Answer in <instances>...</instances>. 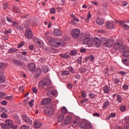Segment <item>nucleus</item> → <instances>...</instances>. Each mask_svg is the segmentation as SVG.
<instances>
[{
    "instance_id": "1",
    "label": "nucleus",
    "mask_w": 129,
    "mask_h": 129,
    "mask_svg": "<svg viewBox=\"0 0 129 129\" xmlns=\"http://www.w3.org/2000/svg\"><path fill=\"white\" fill-rule=\"evenodd\" d=\"M94 44L95 47L99 48L100 46V39L97 37H95L94 39L90 38L89 34H85L83 41L85 45H88L89 47H91Z\"/></svg>"
},
{
    "instance_id": "2",
    "label": "nucleus",
    "mask_w": 129,
    "mask_h": 129,
    "mask_svg": "<svg viewBox=\"0 0 129 129\" xmlns=\"http://www.w3.org/2000/svg\"><path fill=\"white\" fill-rule=\"evenodd\" d=\"M48 43L53 46V47H55L57 48L58 47H63L65 45V42L62 39H56L54 38H52L49 40Z\"/></svg>"
},
{
    "instance_id": "3",
    "label": "nucleus",
    "mask_w": 129,
    "mask_h": 129,
    "mask_svg": "<svg viewBox=\"0 0 129 129\" xmlns=\"http://www.w3.org/2000/svg\"><path fill=\"white\" fill-rule=\"evenodd\" d=\"M50 85H51V80H50L49 77L46 76L42 81L39 82L38 87L41 89V88H45V87L50 86Z\"/></svg>"
},
{
    "instance_id": "4",
    "label": "nucleus",
    "mask_w": 129,
    "mask_h": 129,
    "mask_svg": "<svg viewBox=\"0 0 129 129\" xmlns=\"http://www.w3.org/2000/svg\"><path fill=\"white\" fill-rule=\"evenodd\" d=\"M55 109L54 106L49 105L44 108V113L48 116H52L54 114Z\"/></svg>"
},
{
    "instance_id": "5",
    "label": "nucleus",
    "mask_w": 129,
    "mask_h": 129,
    "mask_svg": "<svg viewBox=\"0 0 129 129\" xmlns=\"http://www.w3.org/2000/svg\"><path fill=\"white\" fill-rule=\"evenodd\" d=\"M101 41H102V42H104L105 47H107V48L112 47V45H113L114 43V41L113 40L107 39L104 37H102L101 38Z\"/></svg>"
},
{
    "instance_id": "6",
    "label": "nucleus",
    "mask_w": 129,
    "mask_h": 129,
    "mask_svg": "<svg viewBox=\"0 0 129 129\" xmlns=\"http://www.w3.org/2000/svg\"><path fill=\"white\" fill-rule=\"evenodd\" d=\"M72 35L75 39H77L80 36V31L78 29H75L72 30Z\"/></svg>"
},
{
    "instance_id": "7",
    "label": "nucleus",
    "mask_w": 129,
    "mask_h": 129,
    "mask_svg": "<svg viewBox=\"0 0 129 129\" xmlns=\"http://www.w3.org/2000/svg\"><path fill=\"white\" fill-rule=\"evenodd\" d=\"M22 117L23 119V120L28 123V124H32L33 123V121L28 116V115L24 114L22 116Z\"/></svg>"
},
{
    "instance_id": "8",
    "label": "nucleus",
    "mask_w": 129,
    "mask_h": 129,
    "mask_svg": "<svg viewBox=\"0 0 129 129\" xmlns=\"http://www.w3.org/2000/svg\"><path fill=\"white\" fill-rule=\"evenodd\" d=\"M25 36L27 39H32V38H33V32H32V29H27L25 32Z\"/></svg>"
},
{
    "instance_id": "9",
    "label": "nucleus",
    "mask_w": 129,
    "mask_h": 129,
    "mask_svg": "<svg viewBox=\"0 0 129 129\" xmlns=\"http://www.w3.org/2000/svg\"><path fill=\"white\" fill-rule=\"evenodd\" d=\"M81 128L89 129L91 128V124L86 122H82L79 125Z\"/></svg>"
},
{
    "instance_id": "10",
    "label": "nucleus",
    "mask_w": 129,
    "mask_h": 129,
    "mask_svg": "<svg viewBox=\"0 0 129 129\" xmlns=\"http://www.w3.org/2000/svg\"><path fill=\"white\" fill-rule=\"evenodd\" d=\"M27 69L30 72H35V70H36V66L34 63H29L28 65Z\"/></svg>"
},
{
    "instance_id": "11",
    "label": "nucleus",
    "mask_w": 129,
    "mask_h": 129,
    "mask_svg": "<svg viewBox=\"0 0 129 129\" xmlns=\"http://www.w3.org/2000/svg\"><path fill=\"white\" fill-rule=\"evenodd\" d=\"M128 50V47L125 45L121 44L119 51L120 53H124L125 51Z\"/></svg>"
},
{
    "instance_id": "12",
    "label": "nucleus",
    "mask_w": 129,
    "mask_h": 129,
    "mask_svg": "<svg viewBox=\"0 0 129 129\" xmlns=\"http://www.w3.org/2000/svg\"><path fill=\"white\" fill-rule=\"evenodd\" d=\"M106 27L110 30H112V29H114L115 26H114V22H107L106 24Z\"/></svg>"
},
{
    "instance_id": "13",
    "label": "nucleus",
    "mask_w": 129,
    "mask_h": 129,
    "mask_svg": "<svg viewBox=\"0 0 129 129\" xmlns=\"http://www.w3.org/2000/svg\"><path fill=\"white\" fill-rule=\"evenodd\" d=\"M53 34L54 36H56L57 37L62 36V32H61V31L58 29H54L53 30Z\"/></svg>"
},
{
    "instance_id": "14",
    "label": "nucleus",
    "mask_w": 129,
    "mask_h": 129,
    "mask_svg": "<svg viewBox=\"0 0 129 129\" xmlns=\"http://www.w3.org/2000/svg\"><path fill=\"white\" fill-rule=\"evenodd\" d=\"M117 97V100L119 103H120L122 101V96L120 95H117V94H114L113 95V98H115Z\"/></svg>"
},
{
    "instance_id": "15",
    "label": "nucleus",
    "mask_w": 129,
    "mask_h": 129,
    "mask_svg": "<svg viewBox=\"0 0 129 129\" xmlns=\"http://www.w3.org/2000/svg\"><path fill=\"white\" fill-rule=\"evenodd\" d=\"M72 121V117L71 116L68 115L64 120V124H69Z\"/></svg>"
},
{
    "instance_id": "16",
    "label": "nucleus",
    "mask_w": 129,
    "mask_h": 129,
    "mask_svg": "<svg viewBox=\"0 0 129 129\" xmlns=\"http://www.w3.org/2000/svg\"><path fill=\"white\" fill-rule=\"evenodd\" d=\"M41 73L42 70H41V69H38L34 73L35 78H39V77L41 75Z\"/></svg>"
},
{
    "instance_id": "17",
    "label": "nucleus",
    "mask_w": 129,
    "mask_h": 129,
    "mask_svg": "<svg viewBox=\"0 0 129 129\" xmlns=\"http://www.w3.org/2000/svg\"><path fill=\"white\" fill-rule=\"evenodd\" d=\"M34 125L36 128H39L42 126V123L38 120H36L34 121Z\"/></svg>"
},
{
    "instance_id": "18",
    "label": "nucleus",
    "mask_w": 129,
    "mask_h": 129,
    "mask_svg": "<svg viewBox=\"0 0 129 129\" xmlns=\"http://www.w3.org/2000/svg\"><path fill=\"white\" fill-rule=\"evenodd\" d=\"M51 98H46L41 101V104L45 105V104H47V103H49V102H51Z\"/></svg>"
},
{
    "instance_id": "19",
    "label": "nucleus",
    "mask_w": 129,
    "mask_h": 129,
    "mask_svg": "<svg viewBox=\"0 0 129 129\" xmlns=\"http://www.w3.org/2000/svg\"><path fill=\"white\" fill-rule=\"evenodd\" d=\"M55 95H56V91L55 90L49 91L47 92V96L49 97H53Z\"/></svg>"
},
{
    "instance_id": "20",
    "label": "nucleus",
    "mask_w": 129,
    "mask_h": 129,
    "mask_svg": "<svg viewBox=\"0 0 129 129\" xmlns=\"http://www.w3.org/2000/svg\"><path fill=\"white\" fill-rule=\"evenodd\" d=\"M13 62L14 63V65H16V66H22V65H23V62L19 60L14 59L13 60Z\"/></svg>"
},
{
    "instance_id": "21",
    "label": "nucleus",
    "mask_w": 129,
    "mask_h": 129,
    "mask_svg": "<svg viewBox=\"0 0 129 129\" xmlns=\"http://www.w3.org/2000/svg\"><path fill=\"white\" fill-rule=\"evenodd\" d=\"M120 46H121V43L118 42H116L113 45V48L114 49H115V50H118V49H119V48H120Z\"/></svg>"
},
{
    "instance_id": "22",
    "label": "nucleus",
    "mask_w": 129,
    "mask_h": 129,
    "mask_svg": "<svg viewBox=\"0 0 129 129\" xmlns=\"http://www.w3.org/2000/svg\"><path fill=\"white\" fill-rule=\"evenodd\" d=\"M103 90L105 93H109L110 91V89H109V87L107 85H106L103 87Z\"/></svg>"
},
{
    "instance_id": "23",
    "label": "nucleus",
    "mask_w": 129,
    "mask_h": 129,
    "mask_svg": "<svg viewBox=\"0 0 129 129\" xmlns=\"http://www.w3.org/2000/svg\"><path fill=\"white\" fill-rule=\"evenodd\" d=\"M6 123L7 125H9V126H10V127H12L13 124H14V122H13V120L10 119H7L6 120Z\"/></svg>"
},
{
    "instance_id": "24",
    "label": "nucleus",
    "mask_w": 129,
    "mask_h": 129,
    "mask_svg": "<svg viewBox=\"0 0 129 129\" xmlns=\"http://www.w3.org/2000/svg\"><path fill=\"white\" fill-rule=\"evenodd\" d=\"M79 122H80L79 120H78V119H76V120H74L72 127H76L77 126H78V124H79Z\"/></svg>"
},
{
    "instance_id": "25",
    "label": "nucleus",
    "mask_w": 129,
    "mask_h": 129,
    "mask_svg": "<svg viewBox=\"0 0 129 129\" xmlns=\"http://www.w3.org/2000/svg\"><path fill=\"white\" fill-rule=\"evenodd\" d=\"M6 81V78L4 77L3 73L0 72V82H5Z\"/></svg>"
},
{
    "instance_id": "26",
    "label": "nucleus",
    "mask_w": 129,
    "mask_h": 129,
    "mask_svg": "<svg viewBox=\"0 0 129 129\" xmlns=\"http://www.w3.org/2000/svg\"><path fill=\"white\" fill-rule=\"evenodd\" d=\"M109 101H106L103 103V105L102 106V108H103V109H106V108H107V107H108V106H109Z\"/></svg>"
},
{
    "instance_id": "27",
    "label": "nucleus",
    "mask_w": 129,
    "mask_h": 129,
    "mask_svg": "<svg viewBox=\"0 0 129 129\" xmlns=\"http://www.w3.org/2000/svg\"><path fill=\"white\" fill-rule=\"evenodd\" d=\"M91 13H90V12H89L87 15V18H86L85 19V22L86 23H89V20H90V19H91Z\"/></svg>"
},
{
    "instance_id": "28",
    "label": "nucleus",
    "mask_w": 129,
    "mask_h": 129,
    "mask_svg": "<svg viewBox=\"0 0 129 129\" xmlns=\"http://www.w3.org/2000/svg\"><path fill=\"white\" fill-rule=\"evenodd\" d=\"M96 23L98 25H103L104 24V20L102 19L98 18Z\"/></svg>"
},
{
    "instance_id": "29",
    "label": "nucleus",
    "mask_w": 129,
    "mask_h": 129,
    "mask_svg": "<svg viewBox=\"0 0 129 129\" xmlns=\"http://www.w3.org/2000/svg\"><path fill=\"white\" fill-rule=\"evenodd\" d=\"M44 37L46 40H50V39H51V37H50V33H49V32H46L44 35Z\"/></svg>"
},
{
    "instance_id": "30",
    "label": "nucleus",
    "mask_w": 129,
    "mask_h": 129,
    "mask_svg": "<svg viewBox=\"0 0 129 129\" xmlns=\"http://www.w3.org/2000/svg\"><path fill=\"white\" fill-rule=\"evenodd\" d=\"M68 112V110L65 107H62L61 109V114H66Z\"/></svg>"
},
{
    "instance_id": "31",
    "label": "nucleus",
    "mask_w": 129,
    "mask_h": 129,
    "mask_svg": "<svg viewBox=\"0 0 129 129\" xmlns=\"http://www.w3.org/2000/svg\"><path fill=\"white\" fill-rule=\"evenodd\" d=\"M64 119V115L63 114H60L58 117H57V120L58 122H61L62 120Z\"/></svg>"
},
{
    "instance_id": "32",
    "label": "nucleus",
    "mask_w": 129,
    "mask_h": 129,
    "mask_svg": "<svg viewBox=\"0 0 129 129\" xmlns=\"http://www.w3.org/2000/svg\"><path fill=\"white\" fill-rule=\"evenodd\" d=\"M13 11L15 13H20L21 12L20 9H19L18 7L17 6H14L13 7Z\"/></svg>"
},
{
    "instance_id": "33",
    "label": "nucleus",
    "mask_w": 129,
    "mask_h": 129,
    "mask_svg": "<svg viewBox=\"0 0 129 129\" xmlns=\"http://www.w3.org/2000/svg\"><path fill=\"white\" fill-rule=\"evenodd\" d=\"M79 70H80V72H81V73H82V74L86 73V72H87V71H88V70L85 68H82L80 69Z\"/></svg>"
},
{
    "instance_id": "34",
    "label": "nucleus",
    "mask_w": 129,
    "mask_h": 129,
    "mask_svg": "<svg viewBox=\"0 0 129 129\" xmlns=\"http://www.w3.org/2000/svg\"><path fill=\"white\" fill-rule=\"evenodd\" d=\"M7 64L4 62L0 63V69H5L7 67Z\"/></svg>"
},
{
    "instance_id": "35",
    "label": "nucleus",
    "mask_w": 129,
    "mask_h": 129,
    "mask_svg": "<svg viewBox=\"0 0 129 129\" xmlns=\"http://www.w3.org/2000/svg\"><path fill=\"white\" fill-rule=\"evenodd\" d=\"M68 69H69L71 73H72L73 74H74V73H75V71L74 70V68H72V67H68Z\"/></svg>"
},
{
    "instance_id": "36",
    "label": "nucleus",
    "mask_w": 129,
    "mask_h": 129,
    "mask_svg": "<svg viewBox=\"0 0 129 129\" xmlns=\"http://www.w3.org/2000/svg\"><path fill=\"white\" fill-rule=\"evenodd\" d=\"M60 56L62 57V58H64V59H68L70 58V55L68 54H60Z\"/></svg>"
},
{
    "instance_id": "37",
    "label": "nucleus",
    "mask_w": 129,
    "mask_h": 129,
    "mask_svg": "<svg viewBox=\"0 0 129 129\" xmlns=\"http://www.w3.org/2000/svg\"><path fill=\"white\" fill-rule=\"evenodd\" d=\"M5 99H6V100H9V101H12V100H14V98L13 97V96H7L5 97Z\"/></svg>"
},
{
    "instance_id": "38",
    "label": "nucleus",
    "mask_w": 129,
    "mask_h": 129,
    "mask_svg": "<svg viewBox=\"0 0 129 129\" xmlns=\"http://www.w3.org/2000/svg\"><path fill=\"white\" fill-rule=\"evenodd\" d=\"M123 63L126 66H129V58L123 60Z\"/></svg>"
},
{
    "instance_id": "39",
    "label": "nucleus",
    "mask_w": 129,
    "mask_h": 129,
    "mask_svg": "<svg viewBox=\"0 0 129 129\" xmlns=\"http://www.w3.org/2000/svg\"><path fill=\"white\" fill-rule=\"evenodd\" d=\"M123 56H124V57H128L129 56V50H125L123 53Z\"/></svg>"
},
{
    "instance_id": "40",
    "label": "nucleus",
    "mask_w": 129,
    "mask_h": 129,
    "mask_svg": "<svg viewBox=\"0 0 129 129\" xmlns=\"http://www.w3.org/2000/svg\"><path fill=\"white\" fill-rule=\"evenodd\" d=\"M119 109L120 111H122V112L124 111L125 110V106L124 105L120 106Z\"/></svg>"
},
{
    "instance_id": "41",
    "label": "nucleus",
    "mask_w": 129,
    "mask_h": 129,
    "mask_svg": "<svg viewBox=\"0 0 129 129\" xmlns=\"http://www.w3.org/2000/svg\"><path fill=\"white\" fill-rule=\"evenodd\" d=\"M61 75L64 76V75H69V71H62L61 72Z\"/></svg>"
},
{
    "instance_id": "42",
    "label": "nucleus",
    "mask_w": 129,
    "mask_h": 129,
    "mask_svg": "<svg viewBox=\"0 0 129 129\" xmlns=\"http://www.w3.org/2000/svg\"><path fill=\"white\" fill-rule=\"evenodd\" d=\"M17 48H11L10 49H9L8 50V52L9 53H14V52H17Z\"/></svg>"
},
{
    "instance_id": "43",
    "label": "nucleus",
    "mask_w": 129,
    "mask_h": 129,
    "mask_svg": "<svg viewBox=\"0 0 129 129\" xmlns=\"http://www.w3.org/2000/svg\"><path fill=\"white\" fill-rule=\"evenodd\" d=\"M115 116H116L115 113H111L110 115L108 117V119H110L111 117H115Z\"/></svg>"
},
{
    "instance_id": "44",
    "label": "nucleus",
    "mask_w": 129,
    "mask_h": 129,
    "mask_svg": "<svg viewBox=\"0 0 129 129\" xmlns=\"http://www.w3.org/2000/svg\"><path fill=\"white\" fill-rule=\"evenodd\" d=\"M1 125L2 126V127H3V128H4V129H8V128H10L8 125H7L6 124L4 123H2L1 124Z\"/></svg>"
},
{
    "instance_id": "45",
    "label": "nucleus",
    "mask_w": 129,
    "mask_h": 129,
    "mask_svg": "<svg viewBox=\"0 0 129 129\" xmlns=\"http://www.w3.org/2000/svg\"><path fill=\"white\" fill-rule=\"evenodd\" d=\"M76 54H77V51L76 50H72L70 52L71 56H74V55H76Z\"/></svg>"
},
{
    "instance_id": "46",
    "label": "nucleus",
    "mask_w": 129,
    "mask_h": 129,
    "mask_svg": "<svg viewBox=\"0 0 129 129\" xmlns=\"http://www.w3.org/2000/svg\"><path fill=\"white\" fill-rule=\"evenodd\" d=\"M6 20L9 22V23H12L13 21V19H12V18H11L10 16H7L6 17Z\"/></svg>"
},
{
    "instance_id": "47",
    "label": "nucleus",
    "mask_w": 129,
    "mask_h": 129,
    "mask_svg": "<svg viewBox=\"0 0 129 129\" xmlns=\"http://www.w3.org/2000/svg\"><path fill=\"white\" fill-rule=\"evenodd\" d=\"M12 23V26L13 27H15V28H17V27H18L19 24L17 22H16V21H12V22H11Z\"/></svg>"
},
{
    "instance_id": "48",
    "label": "nucleus",
    "mask_w": 129,
    "mask_h": 129,
    "mask_svg": "<svg viewBox=\"0 0 129 129\" xmlns=\"http://www.w3.org/2000/svg\"><path fill=\"white\" fill-rule=\"evenodd\" d=\"M1 116L2 118H8V114L3 113L1 114Z\"/></svg>"
},
{
    "instance_id": "49",
    "label": "nucleus",
    "mask_w": 129,
    "mask_h": 129,
    "mask_svg": "<svg viewBox=\"0 0 129 129\" xmlns=\"http://www.w3.org/2000/svg\"><path fill=\"white\" fill-rule=\"evenodd\" d=\"M113 82L115 83V84H118V83H119V79H114Z\"/></svg>"
},
{
    "instance_id": "50",
    "label": "nucleus",
    "mask_w": 129,
    "mask_h": 129,
    "mask_svg": "<svg viewBox=\"0 0 129 129\" xmlns=\"http://www.w3.org/2000/svg\"><path fill=\"white\" fill-rule=\"evenodd\" d=\"M89 97L91 98V99H93V98H95V95L93 94V93L90 92L89 94Z\"/></svg>"
},
{
    "instance_id": "51",
    "label": "nucleus",
    "mask_w": 129,
    "mask_h": 129,
    "mask_svg": "<svg viewBox=\"0 0 129 129\" xmlns=\"http://www.w3.org/2000/svg\"><path fill=\"white\" fill-rule=\"evenodd\" d=\"M20 129H30V126H29V125H24L20 126Z\"/></svg>"
},
{
    "instance_id": "52",
    "label": "nucleus",
    "mask_w": 129,
    "mask_h": 129,
    "mask_svg": "<svg viewBox=\"0 0 129 129\" xmlns=\"http://www.w3.org/2000/svg\"><path fill=\"white\" fill-rule=\"evenodd\" d=\"M12 33V30H9V29H6L4 31V34L7 35V34H11Z\"/></svg>"
},
{
    "instance_id": "53",
    "label": "nucleus",
    "mask_w": 129,
    "mask_h": 129,
    "mask_svg": "<svg viewBox=\"0 0 129 129\" xmlns=\"http://www.w3.org/2000/svg\"><path fill=\"white\" fill-rule=\"evenodd\" d=\"M81 94H82V97H83V98H85V97H86V93H85V91H82Z\"/></svg>"
},
{
    "instance_id": "54",
    "label": "nucleus",
    "mask_w": 129,
    "mask_h": 129,
    "mask_svg": "<svg viewBox=\"0 0 129 129\" xmlns=\"http://www.w3.org/2000/svg\"><path fill=\"white\" fill-rule=\"evenodd\" d=\"M89 59L91 62H92L94 61V56H93L92 55H91L89 56Z\"/></svg>"
},
{
    "instance_id": "55",
    "label": "nucleus",
    "mask_w": 129,
    "mask_h": 129,
    "mask_svg": "<svg viewBox=\"0 0 129 129\" xmlns=\"http://www.w3.org/2000/svg\"><path fill=\"white\" fill-rule=\"evenodd\" d=\"M37 45H38V47H39L40 48H41V47H43L44 44H43V43L40 41H37Z\"/></svg>"
},
{
    "instance_id": "56",
    "label": "nucleus",
    "mask_w": 129,
    "mask_h": 129,
    "mask_svg": "<svg viewBox=\"0 0 129 129\" xmlns=\"http://www.w3.org/2000/svg\"><path fill=\"white\" fill-rule=\"evenodd\" d=\"M67 87L69 88V89H72V88L73 87V85L70 83H68Z\"/></svg>"
},
{
    "instance_id": "57",
    "label": "nucleus",
    "mask_w": 129,
    "mask_h": 129,
    "mask_svg": "<svg viewBox=\"0 0 129 129\" xmlns=\"http://www.w3.org/2000/svg\"><path fill=\"white\" fill-rule=\"evenodd\" d=\"M8 8H9V5H8V4L5 3V4H3V8L4 10H7V9H8Z\"/></svg>"
},
{
    "instance_id": "58",
    "label": "nucleus",
    "mask_w": 129,
    "mask_h": 129,
    "mask_svg": "<svg viewBox=\"0 0 129 129\" xmlns=\"http://www.w3.org/2000/svg\"><path fill=\"white\" fill-rule=\"evenodd\" d=\"M110 70H109L108 68H106L104 70V72L105 73H107V74H110Z\"/></svg>"
},
{
    "instance_id": "59",
    "label": "nucleus",
    "mask_w": 129,
    "mask_h": 129,
    "mask_svg": "<svg viewBox=\"0 0 129 129\" xmlns=\"http://www.w3.org/2000/svg\"><path fill=\"white\" fill-rule=\"evenodd\" d=\"M82 57L81 56V57L79 58V59H78L77 60V63H78V64H80V65H81V64H82L81 62H82Z\"/></svg>"
},
{
    "instance_id": "60",
    "label": "nucleus",
    "mask_w": 129,
    "mask_h": 129,
    "mask_svg": "<svg viewBox=\"0 0 129 129\" xmlns=\"http://www.w3.org/2000/svg\"><path fill=\"white\" fill-rule=\"evenodd\" d=\"M32 90L34 93H37V92H38V89L35 87L32 88Z\"/></svg>"
},
{
    "instance_id": "61",
    "label": "nucleus",
    "mask_w": 129,
    "mask_h": 129,
    "mask_svg": "<svg viewBox=\"0 0 129 129\" xmlns=\"http://www.w3.org/2000/svg\"><path fill=\"white\" fill-rule=\"evenodd\" d=\"M122 88L123 89H124V90H127V89H128V85H127L126 84H124L122 86Z\"/></svg>"
},
{
    "instance_id": "62",
    "label": "nucleus",
    "mask_w": 129,
    "mask_h": 129,
    "mask_svg": "<svg viewBox=\"0 0 129 129\" xmlns=\"http://www.w3.org/2000/svg\"><path fill=\"white\" fill-rule=\"evenodd\" d=\"M33 102H34V100H32L29 101V104L30 107H33V106L34 105L33 104Z\"/></svg>"
},
{
    "instance_id": "63",
    "label": "nucleus",
    "mask_w": 129,
    "mask_h": 129,
    "mask_svg": "<svg viewBox=\"0 0 129 129\" xmlns=\"http://www.w3.org/2000/svg\"><path fill=\"white\" fill-rule=\"evenodd\" d=\"M55 12H56V10H55V8H53L51 9L50 10V13H51V14H55Z\"/></svg>"
},
{
    "instance_id": "64",
    "label": "nucleus",
    "mask_w": 129,
    "mask_h": 129,
    "mask_svg": "<svg viewBox=\"0 0 129 129\" xmlns=\"http://www.w3.org/2000/svg\"><path fill=\"white\" fill-rule=\"evenodd\" d=\"M11 128L13 129H17L18 128V125H14V124L12 125L11 127H10Z\"/></svg>"
}]
</instances>
